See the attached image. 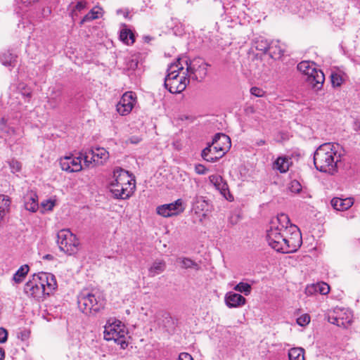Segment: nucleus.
Instances as JSON below:
<instances>
[{"instance_id":"7ed1b4c3","label":"nucleus","mask_w":360,"mask_h":360,"mask_svg":"<svg viewBox=\"0 0 360 360\" xmlns=\"http://www.w3.org/2000/svg\"><path fill=\"white\" fill-rule=\"evenodd\" d=\"M231 146V139L229 136L224 134H217L212 143L202 150L201 156L207 162H214L226 154Z\"/></svg>"},{"instance_id":"6e6552de","label":"nucleus","mask_w":360,"mask_h":360,"mask_svg":"<svg viewBox=\"0 0 360 360\" xmlns=\"http://www.w3.org/2000/svg\"><path fill=\"white\" fill-rule=\"evenodd\" d=\"M208 64L202 58H195L193 60L188 58L186 64V76L195 81H202L207 74Z\"/></svg>"},{"instance_id":"f704fd0d","label":"nucleus","mask_w":360,"mask_h":360,"mask_svg":"<svg viewBox=\"0 0 360 360\" xmlns=\"http://www.w3.org/2000/svg\"><path fill=\"white\" fill-rule=\"evenodd\" d=\"M100 9L95 8L91 10L82 19V22L93 20L99 18L101 12Z\"/></svg>"},{"instance_id":"cd10ccee","label":"nucleus","mask_w":360,"mask_h":360,"mask_svg":"<svg viewBox=\"0 0 360 360\" xmlns=\"http://www.w3.org/2000/svg\"><path fill=\"white\" fill-rule=\"evenodd\" d=\"M311 290L315 292H318L321 295H326L330 291L329 285L326 283H318L316 284L312 285L311 287H307V292L311 293Z\"/></svg>"},{"instance_id":"aec40b11","label":"nucleus","mask_w":360,"mask_h":360,"mask_svg":"<svg viewBox=\"0 0 360 360\" xmlns=\"http://www.w3.org/2000/svg\"><path fill=\"white\" fill-rule=\"evenodd\" d=\"M353 198H333L330 201L331 206L336 210L345 211L350 208L354 205Z\"/></svg>"},{"instance_id":"ea45409f","label":"nucleus","mask_w":360,"mask_h":360,"mask_svg":"<svg viewBox=\"0 0 360 360\" xmlns=\"http://www.w3.org/2000/svg\"><path fill=\"white\" fill-rule=\"evenodd\" d=\"M138 65L139 61L136 58H129L126 62V66L128 70H134L138 68Z\"/></svg>"},{"instance_id":"c03bdc74","label":"nucleus","mask_w":360,"mask_h":360,"mask_svg":"<svg viewBox=\"0 0 360 360\" xmlns=\"http://www.w3.org/2000/svg\"><path fill=\"white\" fill-rule=\"evenodd\" d=\"M8 340V331L3 327H0V343H4Z\"/></svg>"},{"instance_id":"1a4fd4ad","label":"nucleus","mask_w":360,"mask_h":360,"mask_svg":"<svg viewBox=\"0 0 360 360\" xmlns=\"http://www.w3.org/2000/svg\"><path fill=\"white\" fill-rule=\"evenodd\" d=\"M353 315L347 309L335 308L333 312L328 316L329 323L339 327L347 328L352 322Z\"/></svg>"},{"instance_id":"79ce46f5","label":"nucleus","mask_w":360,"mask_h":360,"mask_svg":"<svg viewBox=\"0 0 360 360\" xmlns=\"http://www.w3.org/2000/svg\"><path fill=\"white\" fill-rule=\"evenodd\" d=\"M250 93L252 95L256 97H263L265 94V91L257 86H253L250 89Z\"/></svg>"},{"instance_id":"09e8293b","label":"nucleus","mask_w":360,"mask_h":360,"mask_svg":"<svg viewBox=\"0 0 360 360\" xmlns=\"http://www.w3.org/2000/svg\"><path fill=\"white\" fill-rule=\"evenodd\" d=\"M178 360H193L188 353L182 352L179 355Z\"/></svg>"},{"instance_id":"4d7b16f0","label":"nucleus","mask_w":360,"mask_h":360,"mask_svg":"<svg viewBox=\"0 0 360 360\" xmlns=\"http://www.w3.org/2000/svg\"><path fill=\"white\" fill-rule=\"evenodd\" d=\"M264 141L261 140V141L258 143V145L261 146V145H262V144H264Z\"/></svg>"},{"instance_id":"473e14b6","label":"nucleus","mask_w":360,"mask_h":360,"mask_svg":"<svg viewBox=\"0 0 360 360\" xmlns=\"http://www.w3.org/2000/svg\"><path fill=\"white\" fill-rule=\"evenodd\" d=\"M289 360H305L304 349L300 347L292 348L288 352Z\"/></svg>"},{"instance_id":"b1692460","label":"nucleus","mask_w":360,"mask_h":360,"mask_svg":"<svg viewBox=\"0 0 360 360\" xmlns=\"http://www.w3.org/2000/svg\"><path fill=\"white\" fill-rule=\"evenodd\" d=\"M166 262L163 259H156L148 269L149 276L153 277L160 274L166 269Z\"/></svg>"},{"instance_id":"49530a36","label":"nucleus","mask_w":360,"mask_h":360,"mask_svg":"<svg viewBox=\"0 0 360 360\" xmlns=\"http://www.w3.org/2000/svg\"><path fill=\"white\" fill-rule=\"evenodd\" d=\"M41 206L46 210H51L54 207V202L51 200H46L41 202Z\"/></svg>"},{"instance_id":"603ef678","label":"nucleus","mask_w":360,"mask_h":360,"mask_svg":"<svg viewBox=\"0 0 360 360\" xmlns=\"http://www.w3.org/2000/svg\"><path fill=\"white\" fill-rule=\"evenodd\" d=\"M42 259L45 260H53L54 257L52 255L47 254L43 256Z\"/></svg>"},{"instance_id":"de8ad7c7","label":"nucleus","mask_w":360,"mask_h":360,"mask_svg":"<svg viewBox=\"0 0 360 360\" xmlns=\"http://www.w3.org/2000/svg\"><path fill=\"white\" fill-rule=\"evenodd\" d=\"M11 167L16 172H18L21 169V164L17 160H12L10 163Z\"/></svg>"},{"instance_id":"f3484780","label":"nucleus","mask_w":360,"mask_h":360,"mask_svg":"<svg viewBox=\"0 0 360 360\" xmlns=\"http://www.w3.org/2000/svg\"><path fill=\"white\" fill-rule=\"evenodd\" d=\"M82 157L65 156L60 159L61 169L68 172H77L82 169Z\"/></svg>"},{"instance_id":"2f4dec72","label":"nucleus","mask_w":360,"mask_h":360,"mask_svg":"<svg viewBox=\"0 0 360 360\" xmlns=\"http://www.w3.org/2000/svg\"><path fill=\"white\" fill-rule=\"evenodd\" d=\"M29 266L27 264L22 265L18 269L13 275V280L15 283H20L22 281L23 278L26 276L29 271Z\"/></svg>"},{"instance_id":"4468645a","label":"nucleus","mask_w":360,"mask_h":360,"mask_svg":"<svg viewBox=\"0 0 360 360\" xmlns=\"http://www.w3.org/2000/svg\"><path fill=\"white\" fill-rule=\"evenodd\" d=\"M134 95L132 91H127L122 95L116 105L117 111L120 115H127L131 111L135 103L136 98Z\"/></svg>"},{"instance_id":"f257e3e1","label":"nucleus","mask_w":360,"mask_h":360,"mask_svg":"<svg viewBox=\"0 0 360 360\" xmlns=\"http://www.w3.org/2000/svg\"><path fill=\"white\" fill-rule=\"evenodd\" d=\"M266 240L278 252H295L302 245V235L297 226L290 223L288 216L278 214L270 222L266 231Z\"/></svg>"},{"instance_id":"c85d7f7f","label":"nucleus","mask_w":360,"mask_h":360,"mask_svg":"<svg viewBox=\"0 0 360 360\" xmlns=\"http://www.w3.org/2000/svg\"><path fill=\"white\" fill-rule=\"evenodd\" d=\"M255 48L258 51L266 53L269 50L273 49L274 46L273 44H270L264 38L259 37L255 41Z\"/></svg>"},{"instance_id":"4be33fe9","label":"nucleus","mask_w":360,"mask_h":360,"mask_svg":"<svg viewBox=\"0 0 360 360\" xmlns=\"http://www.w3.org/2000/svg\"><path fill=\"white\" fill-rule=\"evenodd\" d=\"M187 63V56H184L179 57L176 63H172L167 68V75L166 77H172V76L179 75L178 72L179 70H182L184 69V65H185L186 66Z\"/></svg>"},{"instance_id":"6e6d98bb","label":"nucleus","mask_w":360,"mask_h":360,"mask_svg":"<svg viewBox=\"0 0 360 360\" xmlns=\"http://www.w3.org/2000/svg\"><path fill=\"white\" fill-rule=\"evenodd\" d=\"M355 126H356V130H360V122H356L355 123Z\"/></svg>"},{"instance_id":"423d86ee","label":"nucleus","mask_w":360,"mask_h":360,"mask_svg":"<svg viewBox=\"0 0 360 360\" xmlns=\"http://www.w3.org/2000/svg\"><path fill=\"white\" fill-rule=\"evenodd\" d=\"M126 335L125 326L120 321H115L105 326L104 339L107 341L113 340L120 345L122 349H125L128 345L126 342Z\"/></svg>"},{"instance_id":"72a5a7b5","label":"nucleus","mask_w":360,"mask_h":360,"mask_svg":"<svg viewBox=\"0 0 360 360\" xmlns=\"http://www.w3.org/2000/svg\"><path fill=\"white\" fill-rule=\"evenodd\" d=\"M233 289L237 292L243 293L245 295H248L251 292L252 287L247 283L240 282L238 283Z\"/></svg>"},{"instance_id":"20e7f679","label":"nucleus","mask_w":360,"mask_h":360,"mask_svg":"<svg viewBox=\"0 0 360 360\" xmlns=\"http://www.w3.org/2000/svg\"><path fill=\"white\" fill-rule=\"evenodd\" d=\"M79 310L85 314H95L104 308L105 300L101 292L82 291L77 297Z\"/></svg>"},{"instance_id":"39448f33","label":"nucleus","mask_w":360,"mask_h":360,"mask_svg":"<svg viewBox=\"0 0 360 360\" xmlns=\"http://www.w3.org/2000/svg\"><path fill=\"white\" fill-rule=\"evenodd\" d=\"M297 68L300 72L307 76V82L314 88L316 89H321L325 81V75L321 70L316 68L314 63L303 60L297 65Z\"/></svg>"},{"instance_id":"5fc2aeb1","label":"nucleus","mask_w":360,"mask_h":360,"mask_svg":"<svg viewBox=\"0 0 360 360\" xmlns=\"http://www.w3.org/2000/svg\"><path fill=\"white\" fill-rule=\"evenodd\" d=\"M28 337V334L27 332L22 333V339L24 340Z\"/></svg>"},{"instance_id":"c756f323","label":"nucleus","mask_w":360,"mask_h":360,"mask_svg":"<svg viewBox=\"0 0 360 360\" xmlns=\"http://www.w3.org/2000/svg\"><path fill=\"white\" fill-rule=\"evenodd\" d=\"M11 201L8 196L0 195V221L6 215L10 207Z\"/></svg>"},{"instance_id":"864d4df0","label":"nucleus","mask_w":360,"mask_h":360,"mask_svg":"<svg viewBox=\"0 0 360 360\" xmlns=\"http://www.w3.org/2000/svg\"><path fill=\"white\" fill-rule=\"evenodd\" d=\"M5 358V351L2 347H0V360H4Z\"/></svg>"},{"instance_id":"8fccbe9b","label":"nucleus","mask_w":360,"mask_h":360,"mask_svg":"<svg viewBox=\"0 0 360 360\" xmlns=\"http://www.w3.org/2000/svg\"><path fill=\"white\" fill-rule=\"evenodd\" d=\"M86 6V3L84 1H79L77 3L75 6V8L78 11H81L84 9Z\"/></svg>"},{"instance_id":"9d476101","label":"nucleus","mask_w":360,"mask_h":360,"mask_svg":"<svg viewBox=\"0 0 360 360\" xmlns=\"http://www.w3.org/2000/svg\"><path fill=\"white\" fill-rule=\"evenodd\" d=\"M188 83L189 78L187 76L176 75L172 77H165L164 86L170 93L179 94L186 89Z\"/></svg>"},{"instance_id":"412c9836","label":"nucleus","mask_w":360,"mask_h":360,"mask_svg":"<svg viewBox=\"0 0 360 360\" xmlns=\"http://www.w3.org/2000/svg\"><path fill=\"white\" fill-rule=\"evenodd\" d=\"M89 153L95 165H101L109 158L108 152L103 148L90 149Z\"/></svg>"},{"instance_id":"dca6fc26","label":"nucleus","mask_w":360,"mask_h":360,"mask_svg":"<svg viewBox=\"0 0 360 360\" xmlns=\"http://www.w3.org/2000/svg\"><path fill=\"white\" fill-rule=\"evenodd\" d=\"M24 292L27 296L35 299H40L46 295L45 288L39 285L33 277L25 283Z\"/></svg>"},{"instance_id":"9b49d317","label":"nucleus","mask_w":360,"mask_h":360,"mask_svg":"<svg viewBox=\"0 0 360 360\" xmlns=\"http://www.w3.org/2000/svg\"><path fill=\"white\" fill-rule=\"evenodd\" d=\"M32 277L37 281L39 285L45 288L46 295H49L57 288V282L53 274L46 272H39L34 274Z\"/></svg>"},{"instance_id":"6ab92c4d","label":"nucleus","mask_w":360,"mask_h":360,"mask_svg":"<svg viewBox=\"0 0 360 360\" xmlns=\"http://www.w3.org/2000/svg\"><path fill=\"white\" fill-rule=\"evenodd\" d=\"M246 299L240 294L229 292L225 295V303L229 308H237L243 306Z\"/></svg>"},{"instance_id":"a18cd8bd","label":"nucleus","mask_w":360,"mask_h":360,"mask_svg":"<svg viewBox=\"0 0 360 360\" xmlns=\"http://www.w3.org/2000/svg\"><path fill=\"white\" fill-rule=\"evenodd\" d=\"M207 169L201 164H198L195 166V172L198 174H205L207 172Z\"/></svg>"},{"instance_id":"a19ab883","label":"nucleus","mask_w":360,"mask_h":360,"mask_svg":"<svg viewBox=\"0 0 360 360\" xmlns=\"http://www.w3.org/2000/svg\"><path fill=\"white\" fill-rule=\"evenodd\" d=\"M81 157H83L84 165L86 167H90L94 162L93 160H91V154L89 153V150L85 151L84 153H81Z\"/></svg>"},{"instance_id":"3c124183","label":"nucleus","mask_w":360,"mask_h":360,"mask_svg":"<svg viewBox=\"0 0 360 360\" xmlns=\"http://www.w3.org/2000/svg\"><path fill=\"white\" fill-rule=\"evenodd\" d=\"M20 2L24 4V5H29V4H31L35 1H37V0H20Z\"/></svg>"},{"instance_id":"a211bd4d","label":"nucleus","mask_w":360,"mask_h":360,"mask_svg":"<svg viewBox=\"0 0 360 360\" xmlns=\"http://www.w3.org/2000/svg\"><path fill=\"white\" fill-rule=\"evenodd\" d=\"M110 191L113 196L117 199H127L132 195L130 189L125 188V186H122L121 184H118L115 179L110 183Z\"/></svg>"},{"instance_id":"0eeeda50","label":"nucleus","mask_w":360,"mask_h":360,"mask_svg":"<svg viewBox=\"0 0 360 360\" xmlns=\"http://www.w3.org/2000/svg\"><path fill=\"white\" fill-rule=\"evenodd\" d=\"M57 243L60 250L69 255H75L80 245L77 236L68 229H61L58 232Z\"/></svg>"},{"instance_id":"e433bc0d","label":"nucleus","mask_w":360,"mask_h":360,"mask_svg":"<svg viewBox=\"0 0 360 360\" xmlns=\"http://www.w3.org/2000/svg\"><path fill=\"white\" fill-rule=\"evenodd\" d=\"M288 189L292 193H298L302 191V185L298 181L292 180L289 184Z\"/></svg>"},{"instance_id":"ddd939ff","label":"nucleus","mask_w":360,"mask_h":360,"mask_svg":"<svg viewBox=\"0 0 360 360\" xmlns=\"http://www.w3.org/2000/svg\"><path fill=\"white\" fill-rule=\"evenodd\" d=\"M113 177L115 181L125 186V188L130 189L132 193H134L136 188L135 179L128 171L121 167H116L113 171Z\"/></svg>"},{"instance_id":"58836bf2","label":"nucleus","mask_w":360,"mask_h":360,"mask_svg":"<svg viewBox=\"0 0 360 360\" xmlns=\"http://www.w3.org/2000/svg\"><path fill=\"white\" fill-rule=\"evenodd\" d=\"M310 322L309 315L304 314L297 319V323L301 326H305Z\"/></svg>"},{"instance_id":"f03ea898","label":"nucleus","mask_w":360,"mask_h":360,"mask_svg":"<svg viewBox=\"0 0 360 360\" xmlns=\"http://www.w3.org/2000/svg\"><path fill=\"white\" fill-rule=\"evenodd\" d=\"M342 149L336 143H325L314 153V164L317 170L334 174L338 172V164L341 161Z\"/></svg>"},{"instance_id":"c9c22d12","label":"nucleus","mask_w":360,"mask_h":360,"mask_svg":"<svg viewBox=\"0 0 360 360\" xmlns=\"http://www.w3.org/2000/svg\"><path fill=\"white\" fill-rule=\"evenodd\" d=\"M274 49L269 51V56L272 58H278L283 55V50L277 44L273 45Z\"/></svg>"},{"instance_id":"bb28decb","label":"nucleus","mask_w":360,"mask_h":360,"mask_svg":"<svg viewBox=\"0 0 360 360\" xmlns=\"http://www.w3.org/2000/svg\"><path fill=\"white\" fill-rule=\"evenodd\" d=\"M290 167V159L286 157H278L274 163V167L281 173L286 172Z\"/></svg>"},{"instance_id":"393cba45","label":"nucleus","mask_w":360,"mask_h":360,"mask_svg":"<svg viewBox=\"0 0 360 360\" xmlns=\"http://www.w3.org/2000/svg\"><path fill=\"white\" fill-rule=\"evenodd\" d=\"M16 55L10 50L2 51L0 53V62L5 66L13 67L16 62Z\"/></svg>"},{"instance_id":"2eb2a0df","label":"nucleus","mask_w":360,"mask_h":360,"mask_svg":"<svg viewBox=\"0 0 360 360\" xmlns=\"http://www.w3.org/2000/svg\"><path fill=\"white\" fill-rule=\"evenodd\" d=\"M209 180L224 198L230 202L233 200V197L229 191L228 184L221 176L213 174L209 176Z\"/></svg>"},{"instance_id":"37998d69","label":"nucleus","mask_w":360,"mask_h":360,"mask_svg":"<svg viewBox=\"0 0 360 360\" xmlns=\"http://www.w3.org/2000/svg\"><path fill=\"white\" fill-rule=\"evenodd\" d=\"M206 202L201 198H195L193 202L194 209H200L201 210H204V206L205 205Z\"/></svg>"},{"instance_id":"4c0bfd02","label":"nucleus","mask_w":360,"mask_h":360,"mask_svg":"<svg viewBox=\"0 0 360 360\" xmlns=\"http://www.w3.org/2000/svg\"><path fill=\"white\" fill-rule=\"evenodd\" d=\"M331 83L333 86H340L342 83V77L338 73H332L330 75Z\"/></svg>"},{"instance_id":"5701e85b","label":"nucleus","mask_w":360,"mask_h":360,"mask_svg":"<svg viewBox=\"0 0 360 360\" xmlns=\"http://www.w3.org/2000/svg\"><path fill=\"white\" fill-rule=\"evenodd\" d=\"M25 208L32 212H35L38 207V195L33 191L28 192L24 197Z\"/></svg>"},{"instance_id":"f8f14e48","label":"nucleus","mask_w":360,"mask_h":360,"mask_svg":"<svg viewBox=\"0 0 360 360\" xmlns=\"http://www.w3.org/2000/svg\"><path fill=\"white\" fill-rule=\"evenodd\" d=\"M184 210L182 199H177L174 202L158 206L157 213L164 217H170L183 212Z\"/></svg>"},{"instance_id":"a878e982","label":"nucleus","mask_w":360,"mask_h":360,"mask_svg":"<svg viewBox=\"0 0 360 360\" xmlns=\"http://www.w3.org/2000/svg\"><path fill=\"white\" fill-rule=\"evenodd\" d=\"M120 39L122 41L127 45L133 44L135 41V37L132 31L126 26L121 30L120 33Z\"/></svg>"},{"instance_id":"7c9ffc66","label":"nucleus","mask_w":360,"mask_h":360,"mask_svg":"<svg viewBox=\"0 0 360 360\" xmlns=\"http://www.w3.org/2000/svg\"><path fill=\"white\" fill-rule=\"evenodd\" d=\"M177 261L181 264V267L183 269H194L195 270L200 269V266L195 262L193 261L188 257H179Z\"/></svg>"}]
</instances>
